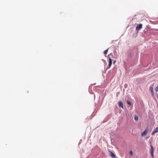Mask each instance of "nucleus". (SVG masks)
Listing matches in <instances>:
<instances>
[{"label":"nucleus","mask_w":158,"mask_h":158,"mask_svg":"<svg viewBox=\"0 0 158 158\" xmlns=\"http://www.w3.org/2000/svg\"><path fill=\"white\" fill-rule=\"evenodd\" d=\"M149 90L151 92L152 94V96H153L154 94L153 93V88L152 87H150L149 88Z\"/></svg>","instance_id":"6"},{"label":"nucleus","mask_w":158,"mask_h":158,"mask_svg":"<svg viewBox=\"0 0 158 158\" xmlns=\"http://www.w3.org/2000/svg\"><path fill=\"white\" fill-rule=\"evenodd\" d=\"M158 132V127L156 128L155 130L153 131L152 134L153 135L155 133Z\"/></svg>","instance_id":"4"},{"label":"nucleus","mask_w":158,"mask_h":158,"mask_svg":"<svg viewBox=\"0 0 158 158\" xmlns=\"http://www.w3.org/2000/svg\"><path fill=\"white\" fill-rule=\"evenodd\" d=\"M148 130H149V128H148V127H147L146 130L143 132L142 133V134H141V136H146L147 133H148Z\"/></svg>","instance_id":"1"},{"label":"nucleus","mask_w":158,"mask_h":158,"mask_svg":"<svg viewBox=\"0 0 158 158\" xmlns=\"http://www.w3.org/2000/svg\"><path fill=\"white\" fill-rule=\"evenodd\" d=\"M108 48L106 49V50H105L104 52V54H107V52L108 51Z\"/></svg>","instance_id":"10"},{"label":"nucleus","mask_w":158,"mask_h":158,"mask_svg":"<svg viewBox=\"0 0 158 158\" xmlns=\"http://www.w3.org/2000/svg\"><path fill=\"white\" fill-rule=\"evenodd\" d=\"M152 157H153V152L150 153Z\"/></svg>","instance_id":"14"},{"label":"nucleus","mask_w":158,"mask_h":158,"mask_svg":"<svg viewBox=\"0 0 158 158\" xmlns=\"http://www.w3.org/2000/svg\"><path fill=\"white\" fill-rule=\"evenodd\" d=\"M129 154L131 156H133V152L131 151L129 152Z\"/></svg>","instance_id":"11"},{"label":"nucleus","mask_w":158,"mask_h":158,"mask_svg":"<svg viewBox=\"0 0 158 158\" xmlns=\"http://www.w3.org/2000/svg\"><path fill=\"white\" fill-rule=\"evenodd\" d=\"M134 119L136 121H138V117L137 116L135 115L134 118Z\"/></svg>","instance_id":"9"},{"label":"nucleus","mask_w":158,"mask_h":158,"mask_svg":"<svg viewBox=\"0 0 158 158\" xmlns=\"http://www.w3.org/2000/svg\"><path fill=\"white\" fill-rule=\"evenodd\" d=\"M127 103L130 106H131V102L130 101H127Z\"/></svg>","instance_id":"12"},{"label":"nucleus","mask_w":158,"mask_h":158,"mask_svg":"<svg viewBox=\"0 0 158 158\" xmlns=\"http://www.w3.org/2000/svg\"><path fill=\"white\" fill-rule=\"evenodd\" d=\"M151 151H150V153L153 152L154 150H153V147L152 145H151Z\"/></svg>","instance_id":"8"},{"label":"nucleus","mask_w":158,"mask_h":158,"mask_svg":"<svg viewBox=\"0 0 158 158\" xmlns=\"http://www.w3.org/2000/svg\"><path fill=\"white\" fill-rule=\"evenodd\" d=\"M142 27V24H139L136 27V30H140Z\"/></svg>","instance_id":"2"},{"label":"nucleus","mask_w":158,"mask_h":158,"mask_svg":"<svg viewBox=\"0 0 158 158\" xmlns=\"http://www.w3.org/2000/svg\"><path fill=\"white\" fill-rule=\"evenodd\" d=\"M156 90L157 92H158V86H157L156 88Z\"/></svg>","instance_id":"13"},{"label":"nucleus","mask_w":158,"mask_h":158,"mask_svg":"<svg viewBox=\"0 0 158 158\" xmlns=\"http://www.w3.org/2000/svg\"><path fill=\"white\" fill-rule=\"evenodd\" d=\"M115 61H114V62H113L114 64V63H115Z\"/></svg>","instance_id":"15"},{"label":"nucleus","mask_w":158,"mask_h":158,"mask_svg":"<svg viewBox=\"0 0 158 158\" xmlns=\"http://www.w3.org/2000/svg\"><path fill=\"white\" fill-rule=\"evenodd\" d=\"M136 158H139V157H137Z\"/></svg>","instance_id":"16"},{"label":"nucleus","mask_w":158,"mask_h":158,"mask_svg":"<svg viewBox=\"0 0 158 158\" xmlns=\"http://www.w3.org/2000/svg\"><path fill=\"white\" fill-rule=\"evenodd\" d=\"M118 105L119 106L123 108V103L122 102H119Z\"/></svg>","instance_id":"7"},{"label":"nucleus","mask_w":158,"mask_h":158,"mask_svg":"<svg viewBox=\"0 0 158 158\" xmlns=\"http://www.w3.org/2000/svg\"><path fill=\"white\" fill-rule=\"evenodd\" d=\"M112 63V61L111 59L110 58H109V68L110 67V66Z\"/></svg>","instance_id":"3"},{"label":"nucleus","mask_w":158,"mask_h":158,"mask_svg":"<svg viewBox=\"0 0 158 158\" xmlns=\"http://www.w3.org/2000/svg\"><path fill=\"white\" fill-rule=\"evenodd\" d=\"M110 152V156L113 158H115V155L112 152Z\"/></svg>","instance_id":"5"}]
</instances>
